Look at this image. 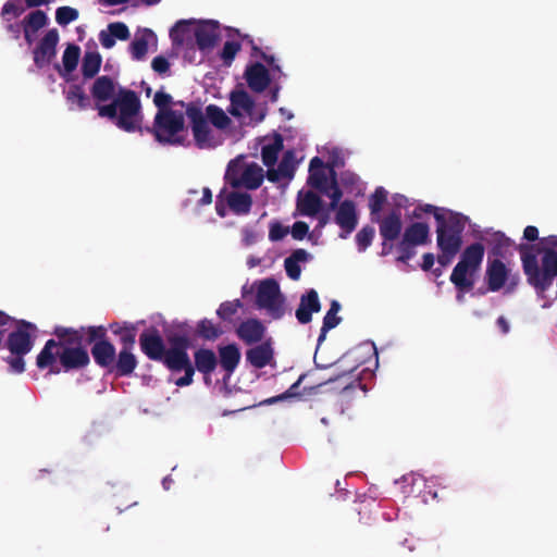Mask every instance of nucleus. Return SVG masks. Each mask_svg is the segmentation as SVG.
<instances>
[{"instance_id": "1", "label": "nucleus", "mask_w": 557, "mask_h": 557, "mask_svg": "<svg viewBox=\"0 0 557 557\" xmlns=\"http://www.w3.org/2000/svg\"><path fill=\"white\" fill-rule=\"evenodd\" d=\"M520 253L528 283L545 299L542 307H549L557 298V294L550 298L545 296L557 276V236L544 237L537 244L523 246Z\"/></svg>"}, {"instance_id": "2", "label": "nucleus", "mask_w": 557, "mask_h": 557, "mask_svg": "<svg viewBox=\"0 0 557 557\" xmlns=\"http://www.w3.org/2000/svg\"><path fill=\"white\" fill-rule=\"evenodd\" d=\"M424 213H432L437 222L436 242L440 249L437 261L442 265H447L461 248V234L468 223V219L460 213L431 205L416 207L412 211V216L421 219Z\"/></svg>"}, {"instance_id": "3", "label": "nucleus", "mask_w": 557, "mask_h": 557, "mask_svg": "<svg viewBox=\"0 0 557 557\" xmlns=\"http://www.w3.org/2000/svg\"><path fill=\"white\" fill-rule=\"evenodd\" d=\"M98 114L107 117L120 129L127 133L141 131L143 113L140 100L132 91H123L115 101L106 106H98Z\"/></svg>"}, {"instance_id": "4", "label": "nucleus", "mask_w": 557, "mask_h": 557, "mask_svg": "<svg viewBox=\"0 0 557 557\" xmlns=\"http://www.w3.org/2000/svg\"><path fill=\"white\" fill-rule=\"evenodd\" d=\"M484 255L485 248L481 243H473L461 252L449 277L458 292L456 297L458 302H462L465 294L474 287Z\"/></svg>"}, {"instance_id": "5", "label": "nucleus", "mask_w": 557, "mask_h": 557, "mask_svg": "<svg viewBox=\"0 0 557 557\" xmlns=\"http://www.w3.org/2000/svg\"><path fill=\"white\" fill-rule=\"evenodd\" d=\"M359 182L358 177L351 173H345L342 176L343 189L338 186L334 178V171L323 165V162L319 158H313L309 166V178L308 183L322 191L329 198H331V207L336 208L337 202L342 198L344 193H354L355 185ZM359 191L360 188L356 187Z\"/></svg>"}, {"instance_id": "6", "label": "nucleus", "mask_w": 557, "mask_h": 557, "mask_svg": "<svg viewBox=\"0 0 557 557\" xmlns=\"http://www.w3.org/2000/svg\"><path fill=\"white\" fill-rule=\"evenodd\" d=\"M190 104H174L170 109H161L156 115L153 133L158 141L169 145H184L188 139V131L184 119Z\"/></svg>"}, {"instance_id": "7", "label": "nucleus", "mask_w": 557, "mask_h": 557, "mask_svg": "<svg viewBox=\"0 0 557 557\" xmlns=\"http://www.w3.org/2000/svg\"><path fill=\"white\" fill-rule=\"evenodd\" d=\"M175 45H189L196 41L200 50L211 49L220 37V26L215 21L182 20L171 29Z\"/></svg>"}, {"instance_id": "8", "label": "nucleus", "mask_w": 557, "mask_h": 557, "mask_svg": "<svg viewBox=\"0 0 557 557\" xmlns=\"http://www.w3.org/2000/svg\"><path fill=\"white\" fill-rule=\"evenodd\" d=\"M227 112L243 129L246 126H253L260 123L265 116L264 108L256 104L250 96L242 89L233 90L230 94Z\"/></svg>"}, {"instance_id": "9", "label": "nucleus", "mask_w": 557, "mask_h": 557, "mask_svg": "<svg viewBox=\"0 0 557 557\" xmlns=\"http://www.w3.org/2000/svg\"><path fill=\"white\" fill-rule=\"evenodd\" d=\"M251 288L256 295V306L273 319H280L286 311L285 298L278 283L273 278L257 281Z\"/></svg>"}, {"instance_id": "10", "label": "nucleus", "mask_w": 557, "mask_h": 557, "mask_svg": "<svg viewBox=\"0 0 557 557\" xmlns=\"http://www.w3.org/2000/svg\"><path fill=\"white\" fill-rule=\"evenodd\" d=\"M263 169L255 163L249 162L245 158L239 157L231 161L225 178L233 187H246L249 189L258 188L263 182Z\"/></svg>"}, {"instance_id": "11", "label": "nucleus", "mask_w": 557, "mask_h": 557, "mask_svg": "<svg viewBox=\"0 0 557 557\" xmlns=\"http://www.w3.org/2000/svg\"><path fill=\"white\" fill-rule=\"evenodd\" d=\"M485 282L490 292L511 293L519 283V274L510 262L490 258L485 270Z\"/></svg>"}, {"instance_id": "12", "label": "nucleus", "mask_w": 557, "mask_h": 557, "mask_svg": "<svg viewBox=\"0 0 557 557\" xmlns=\"http://www.w3.org/2000/svg\"><path fill=\"white\" fill-rule=\"evenodd\" d=\"M187 119L191 124L195 145L200 149H214L224 143L214 129L206 111L191 106L187 111Z\"/></svg>"}, {"instance_id": "13", "label": "nucleus", "mask_w": 557, "mask_h": 557, "mask_svg": "<svg viewBox=\"0 0 557 557\" xmlns=\"http://www.w3.org/2000/svg\"><path fill=\"white\" fill-rule=\"evenodd\" d=\"M280 75L281 69L275 59L265 54H262L260 60L252 61L245 72L248 86L255 91L264 90Z\"/></svg>"}, {"instance_id": "14", "label": "nucleus", "mask_w": 557, "mask_h": 557, "mask_svg": "<svg viewBox=\"0 0 557 557\" xmlns=\"http://www.w3.org/2000/svg\"><path fill=\"white\" fill-rule=\"evenodd\" d=\"M205 111L223 143H237L244 138L245 129L222 108L209 104Z\"/></svg>"}, {"instance_id": "15", "label": "nucleus", "mask_w": 557, "mask_h": 557, "mask_svg": "<svg viewBox=\"0 0 557 557\" xmlns=\"http://www.w3.org/2000/svg\"><path fill=\"white\" fill-rule=\"evenodd\" d=\"M36 334V326L32 323L21 321L16 324V330L9 336L8 347L13 355H26L33 348V342Z\"/></svg>"}, {"instance_id": "16", "label": "nucleus", "mask_w": 557, "mask_h": 557, "mask_svg": "<svg viewBox=\"0 0 557 557\" xmlns=\"http://www.w3.org/2000/svg\"><path fill=\"white\" fill-rule=\"evenodd\" d=\"M128 89L122 88L115 81L107 76H100L94 83L91 94L98 106H106L115 101L120 94Z\"/></svg>"}, {"instance_id": "17", "label": "nucleus", "mask_w": 557, "mask_h": 557, "mask_svg": "<svg viewBox=\"0 0 557 557\" xmlns=\"http://www.w3.org/2000/svg\"><path fill=\"white\" fill-rule=\"evenodd\" d=\"M58 42V30L55 28L49 29L34 50V62L38 67H45L51 63L55 57Z\"/></svg>"}, {"instance_id": "18", "label": "nucleus", "mask_w": 557, "mask_h": 557, "mask_svg": "<svg viewBox=\"0 0 557 557\" xmlns=\"http://www.w3.org/2000/svg\"><path fill=\"white\" fill-rule=\"evenodd\" d=\"M394 202L396 207L400 208L405 206L407 199L404 196H395ZM401 231V213L399 209L393 210L380 222V233L386 240L396 239Z\"/></svg>"}, {"instance_id": "19", "label": "nucleus", "mask_w": 557, "mask_h": 557, "mask_svg": "<svg viewBox=\"0 0 557 557\" xmlns=\"http://www.w3.org/2000/svg\"><path fill=\"white\" fill-rule=\"evenodd\" d=\"M222 202H225L236 214H246L251 208L250 195L238 190L224 191L221 195V200L216 203V211L219 215L224 216L225 210Z\"/></svg>"}, {"instance_id": "20", "label": "nucleus", "mask_w": 557, "mask_h": 557, "mask_svg": "<svg viewBox=\"0 0 557 557\" xmlns=\"http://www.w3.org/2000/svg\"><path fill=\"white\" fill-rule=\"evenodd\" d=\"M62 345L53 339L46 343L44 349L37 357V366L40 369L49 368L50 372L59 373L58 359L61 361Z\"/></svg>"}, {"instance_id": "21", "label": "nucleus", "mask_w": 557, "mask_h": 557, "mask_svg": "<svg viewBox=\"0 0 557 557\" xmlns=\"http://www.w3.org/2000/svg\"><path fill=\"white\" fill-rule=\"evenodd\" d=\"M163 359L168 368L173 371H181L193 366L187 354L186 342L175 344L166 350L163 355Z\"/></svg>"}, {"instance_id": "22", "label": "nucleus", "mask_w": 557, "mask_h": 557, "mask_svg": "<svg viewBox=\"0 0 557 557\" xmlns=\"http://www.w3.org/2000/svg\"><path fill=\"white\" fill-rule=\"evenodd\" d=\"M48 21L47 14L40 10L32 11L24 17L22 27L28 45L35 41L38 32L47 25Z\"/></svg>"}, {"instance_id": "23", "label": "nucleus", "mask_w": 557, "mask_h": 557, "mask_svg": "<svg viewBox=\"0 0 557 557\" xmlns=\"http://www.w3.org/2000/svg\"><path fill=\"white\" fill-rule=\"evenodd\" d=\"M336 210L337 211H336L335 220H336V223L344 231V233L341 234V237L345 238L356 227V224H357L356 208L351 201L346 200V201L342 202L337 207Z\"/></svg>"}, {"instance_id": "24", "label": "nucleus", "mask_w": 557, "mask_h": 557, "mask_svg": "<svg viewBox=\"0 0 557 557\" xmlns=\"http://www.w3.org/2000/svg\"><path fill=\"white\" fill-rule=\"evenodd\" d=\"M298 161L293 151H287L278 166H270L268 170V178L272 182H278L281 180H290L294 176Z\"/></svg>"}, {"instance_id": "25", "label": "nucleus", "mask_w": 557, "mask_h": 557, "mask_svg": "<svg viewBox=\"0 0 557 557\" xmlns=\"http://www.w3.org/2000/svg\"><path fill=\"white\" fill-rule=\"evenodd\" d=\"M320 308L318 293L310 289L301 296L299 307L296 310V318L300 323H308L311 321L312 313L318 312Z\"/></svg>"}, {"instance_id": "26", "label": "nucleus", "mask_w": 557, "mask_h": 557, "mask_svg": "<svg viewBox=\"0 0 557 557\" xmlns=\"http://www.w3.org/2000/svg\"><path fill=\"white\" fill-rule=\"evenodd\" d=\"M88 362L89 356L84 348L62 345L61 364L65 369L85 367Z\"/></svg>"}, {"instance_id": "27", "label": "nucleus", "mask_w": 557, "mask_h": 557, "mask_svg": "<svg viewBox=\"0 0 557 557\" xmlns=\"http://www.w3.org/2000/svg\"><path fill=\"white\" fill-rule=\"evenodd\" d=\"M157 37L150 29L139 30L131 46L132 55L136 60L145 58L150 48H156Z\"/></svg>"}, {"instance_id": "28", "label": "nucleus", "mask_w": 557, "mask_h": 557, "mask_svg": "<svg viewBox=\"0 0 557 557\" xmlns=\"http://www.w3.org/2000/svg\"><path fill=\"white\" fill-rule=\"evenodd\" d=\"M219 358L220 367L225 372V377H230L239 363L240 351L235 344L220 346Z\"/></svg>"}, {"instance_id": "29", "label": "nucleus", "mask_w": 557, "mask_h": 557, "mask_svg": "<svg viewBox=\"0 0 557 557\" xmlns=\"http://www.w3.org/2000/svg\"><path fill=\"white\" fill-rule=\"evenodd\" d=\"M283 148L282 137L277 134L267 136L261 139V154L263 163L270 168L273 166L277 159V153Z\"/></svg>"}, {"instance_id": "30", "label": "nucleus", "mask_w": 557, "mask_h": 557, "mask_svg": "<svg viewBox=\"0 0 557 557\" xmlns=\"http://www.w3.org/2000/svg\"><path fill=\"white\" fill-rule=\"evenodd\" d=\"M430 227L424 222H416L409 225L403 238V244L408 246H419L428 242Z\"/></svg>"}, {"instance_id": "31", "label": "nucleus", "mask_w": 557, "mask_h": 557, "mask_svg": "<svg viewBox=\"0 0 557 557\" xmlns=\"http://www.w3.org/2000/svg\"><path fill=\"white\" fill-rule=\"evenodd\" d=\"M264 331L265 329L260 321L249 319L239 324L237 335L247 344H251L259 342L263 337Z\"/></svg>"}, {"instance_id": "32", "label": "nucleus", "mask_w": 557, "mask_h": 557, "mask_svg": "<svg viewBox=\"0 0 557 557\" xmlns=\"http://www.w3.org/2000/svg\"><path fill=\"white\" fill-rule=\"evenodd\" d=\"M195 364L199 372L205 375L207 383L210 381V375L218 366L215 354L206 348H201L195 352Z\"/></svg>"}, {"instance_id": "33", "label": "nucleus", "mask_w": 557, "mask_h": 557, "mask_svg": "<svg viewBox=\"0 0 557 557\" xmlns=\"http://www.w3.org/2000/svg\"><path fill=\"white\" fill-rule=\"evenodd\" d=\"M297 208L301 214L313 215L321 208V199L311 190H300L298 194Z\"/></svg>"}, {"instance_id": "34", "label": "nucleus", "mask_w": 557, "mask_h": 557, "mask_svg": "<svg viewBox=\"0 0 557 557\" xmlns=\"http://www.w3.org/2000/svg\"><path fill=\"white\" fill-rule=\"evenodd\" d=\"M311 260V255L304 249L295 250L288 258L285 260V270L287 275L292 280H298L301 273V263H306Z\"/></svg>"}, {"instance_id": "35", "label": "nucleus", "mask_w": 557, "mask_h": 557, "mask_svg": "<svg viewBox=\"0 0 557 557\" xmlns=\"http://www.w3.org/2000/svg\"><path fill=\"white\" fill-rule=\"evenodd\" d=\"M46 0H13L8 2L2 9L3 18L7 22L18 17L25 10L26 7H39L45 3Z\"/></svg>"}, {"instance_id": "36", "label": "nucleus", "mask_w": 557, "mask_h": 557, "mask_svg": "<svg viewBox=\"0 0 557 557\" xmlns=\"http://www.w3.org/2000/svg\"><path fill=\"white\" fill-rule=\"evenodd\" d=\"M273 349L269 342L253 347L247 351V360L256 368H263L270 363Z\"/></svg>"}, {"instance_id": "37", "label": "nucleus", "mask_w": 557, "mask_h": 557, "mask_svg": "<svg viewBox=\"0 0 557 557\" xmlns=\"http://www.w3.org/2000/svg\"><path fill=\"white\" fill-rule=\"evenodd\" d=\"M91 352L96 362L102 367L112 364L115 357L114 346L107 341L97 342L94 345Z\"/></svg>"}, {"instance_id": "38", "label": "nucleus", "mask_w": 557, "mask_h": 557, "mask_svg": "<svg viewBox=\"0 0 557 557\" xmlns=\"http://www.w3.org/2000/svg\"><path fill=\"white\" fill-rule=\"evenodd\" d=\"M141 348L151 359H161L164 355L162 339L158 335L144 334L140 336Z\"/></svg>"}, {"instance_id": "39", "label": "nucleus", "mask_w": 557, "mask_h": 557, "mask_svg": "<svg viewBox=\"0 0 557 557\" xmlns=\"http://www.w3.org/2000/svg\"><path fill=\"white\" fill-rule=\"evenodd\" d=\"M133 344H134V337L131 336L129 337V346L124 347V349H122L120 351L117 363H116V369H117L119 373L122 375L132 373L134 371V369L136 368L137 361H136L135 356L131 351V347L133 346Z\"/></svg>"}, {"instance_id": "40", "label": "nucleus", "mask_w": 557, "mask_h": 557, "mask_svg": "<svg viewBox=\"0 0 557 557\" xmlns=\"http://www.w3.org/2000/svg\"><path fill=\"white\" fill-rule=\"evenodd\" d=\"M81 55V50L75 45H69L62 55V69L57 65V69L62 75L71 74L77 66Z\"/></svg>"}, {"instance_id": "41", "label": "nucleus", "mask_w": 557, "mask_h": 557, "mask_svg": "<svg viewBox=\"0 0 557 557\" xmlns=\"http://www.w3.org/2000/svg\"><path fill=\"white\" fill-rule=\"evenodd\" d=\"M101 55L97 51H87L83 59L82 70L86 77H92L100 69Z\"/></svg>"}, {"instance_id": "42", "label": "nucleus", "mask_w": 557, "mask_h": 557, "mask_svg": "<svg viewBox=\"0 0 557 557\" xmlns=\"http://www.w3.org/2000/svg\"><path fill=\"white\" fill-rule=\"evenodd\" d=\"M66 98L72 108L85 109L89 106V98L79 86H71L66 91Z\"/></svg>"}, {"instance_id": "43", "label": "nucleus", "mask_w": 557, "mask_h": 557, "mask_svg": "<svg viewBox=\"0 0 557 557\" xmlns=\"http://www.w3.org/2000/svg\"><path fill=\"white\" fill-rule=\"evenodd\" d=\"M222 331L210 320H201L197 325V334L206 339H215L221 335Z\"/></svg>"}, {"instance_id": "44", "label": "nucleus", "mask_w": 557, "mask_h": 557, "mask_svg": "<svg viewBox=\"0 0 557 557\" xmlns=\"http://www.w3.org/2000/svg\"><path fill=\"white\" fill-rule=\"evenodd\" d=\"M339 311V305L336 301H333L331 305L330 310L326 312L324 320H323V326H322V335L320 336V339L324 336V334L335 327L339 323V318L337 317V313Z\"/></svg>"}, {"instance_id": "45", "label": "nucleus", "mask_w": 557, "mask_h": 557, "mask_svg": "<svg viewBox=\"0 0 557 557\" xmlns=\"http://www.w3.org/2000/svg\"><path fill=\"white\" fill-rule=\"evenodd\" d=\"M78 17V11L71 7H61L55 11V21L60 25H67Z\"/></svg>"}, {"instance_id": "46", "label": "nucleus", "mask_w": 557, "mask_h": 557, "mask_svg": "<svg viewBox=\"0 0 557 557\" xmlns=\"http://www.w3.org/2000/svg\"><path fill=\"white\" fill-rule=\"evenodd\" d=\"M387 199V191L384 188H377L370 199V208L372 215H376Z\"/></svg>"}, {"instance_id": "47", "label": "nucleus", "mask_w": 557, "mask_h": 557, "mask_svg": "<svg viewBox=\"0 0 557 557\" xmlns=\"http://www.w3.org/2000/svg\"><path fill=\"white\" fill-rule=\"evenodd\" d=\"M374 236V230L371 227H363L356 235V243L359 251H364L371 244Z\"/></svg>"}, {"instance_id": "48", "label": "nucleus", "mask_w": 557, "mask_h": 557, "mask_svg": "<svg viewBox=\"0 0 557 557\" xmlns=\"http://www.w3.org/2000/svg\"><path fill=\"white\" fill-rule=\"evenodd\" d=\"M242 304L239 300L226 301L220 305L216 310V314L224 320L230 319L233 314L237 312L240 308Z\"/></svg>"}, {"instance_id": "49", "label": "nucleus", "mask_w": 557, "mask_h": 557, "mask_svg": "<svg viewBox=\"0 0 557 557\" xmlns=\"http://www.w3.org/2000/svg\"><path fill=\"white\" fill-rule=\"evenodd\" d=\"M289 232L288 226H284L277 221H272L269 225V238L272 242H277L284 238Z\"/></svg>"}, {"instance_id": "50", "label": "nucleus", "mask_w": 557, "mask_h": 557, "mask_svg": "<svg viewBox=\"0 0 557 557\" xmlns=\"http://www.w3.org/2000/svg\"><path fill=\"white\" fill-rule=\"evenodd\" d=\"M239 51V45L235 41L225 42L222 50V58L226 64H230Z\"/></svg>"}, {"instance_id": "51", "label": "nucleus", "mask_w": 557, "mask_h": 557, "mask_svg": "<svg viewBox=\"0 0 557 557\" xmlns=\"http://www.w3.org/2000/svg\"><path fill=\"white\" fill-rule=\"evenodd\" d=\"M108 28L115 39L125 40L129 35L128 28L123 23H112Z\"/></svg>"}, {"instance_id": "52", "label": "nucleus", "mask_w": 557, "mask_h": 557, "mask_svg": "<svg viewBox=\"0 0 557 557\" xmlns=\"http://www.w3.org/2000/svg\"><path fill=\"white\" fill-rule=\"evenodd\" d=\"M24 355H13L8 358V362L11 370L15 373H22L25 369V362L23 360Z\"/></svg>"}, {"instance_id": "53", "label": "nucleus", "mask_w": 557, "mask_h": 557, "mask_svg": "<svg viewBox=\"0 0 557 557\" xmlns=\"http://www.w3.org/2000/svg\"><path fill=\"white\" fill-rule=\"evenodd\" d=\"M151 65H152L153 71H156L159 74L166 73L169 71V67H170L169 61L165 58H163V57H156L152 60Z\"/></svg>"}, {"instance_id": "54", "label": "nucleus", "mask_w": 557, "mask_h": 557, "mask_svg": "<svg viewBox=\"0 0 557 557\" xmlns=\"http://www.w3.org/2000/svg\"><path fill=\"white\" fill-rule=\"evenodd\" d=\"M309 231L305 222H296L292 227V235L295 239H302Z\"/></svg>"}, {"instance_id": "55", "label": "nucleus", "mask_w": 557, "mask_h": 557, "mask_svg": "<svg viewBox=\"0 0 557 557\" xmlns=\"http://www.w3.org/2000/svg\"><path fill=\"white\" fill-rule=\"evenodd\" d=\"M182 371H184V376L177 379L175 381V385L177 386H188L191 384L193 382V376H194V373H195V370H194V367H188L186 369H183Z\"/></svg>"}, {"instance_id": "56", "label": "nucleus", "mask_w": 557, "mask_h": 557, "mask_svg": "<svg viewBox=\"0 0 557 557\" xmlns=\"http://www.w3.org/2000/svg\"><path fill=\"white\" fill-rule=\"evenodd\" d=\"M99 40L101 42V45L107 48V49H110L112 48L114 45H115V38L114 36L110 33V29L107 28V29H103L100 32L99 34Z\"/></svg>"}, {"instance_id": "57", "label": "nucleus", "mask_w": 557, "mask_h": 557, "mask_svg": "<svg viewBox=\"0 0 557 557\" xmlns=\"http://www.w3.org/2000/svg\"><path fill=\"white\" fill-rule=\"evenodd\" d=\"M259 238L260 235L252 228H245L243 231V243L246 246L253 245L255 243L258 242Z\"/></svg>"}, {"instance_id": "58", "label": "nucleus", "mask_w": 557, "mask_h": 557, "mask_svg": "<svg viewBox=\"0 0 557 557\" xmlns=\"http://www.w3.org/2000/svg\"><path fill=\"white\" fill-rule=\"evenodd\" d=\"M200 194H201V197L199 199H193V200L196 201L199 205H209V203H211V201H212V194H211V190L209 188L203 187L200 190Z\"/></svg>"}, {"instance_id": "59", "label": "nucleus", "mask_w": 557, "mask_h": 557, "mask_svg": "<svg viewBox=\"0 0 557 557\" xmlns=\"http://www.w3.org/2000/svg\"><path fill=\"white\" fill-rule=\"evenodd\" d=\"M153 101L157 104V107L159 108V111H161V109H170L171 108V107H166V104L169 102V96H166L164 94H159V92L156 94Z\"/></svg>"}, {"instance_id": "60", "label": "nucleus", "mask_w": 557, "mask_h": 557, "mask_svg": "<svg viewBox=\"0 0 557 557\" xmlns=\"http://www.w3.org/2000/svg\"><path fill=\"white\" fill-rule=\"evenodd\" d=\"M539 236V231L535 226H527L523 232V237L528 240H535Z\"/></svg>"}, {"instance_id": "61", "label": "nucleus", "mask_w": 557, "mask_h": 557, "mask_svg": "<svg viewBox=\"0 0 557 557\" xmlns=\"http://www.w3.org/2000/svg\"><path fill=\"white\" fill-rule=\"evenodd\" d=\"M434 264V256L432 253H425L423 256V270H430Z\"/></svg>"}, {"instance_id": "62", "label": "nucleus", "mask_w": 557, "mask_h": 557, "mask_svg": "<svg viewBox=\"0 0 557 557\" xmlns=\"http://www.w3.org/2000/svg\"><path fill=\"white\" fill-rule=\"evenodd\" d=\"M497 325L499 326V329L502 330V332L504 334L508 333V331H509V323H508V321L505 318H503V317L498 318Z\"/></svg>"}, {"instance_id": "63", "label": "nucleus", "mask_w": 557, "mask_h": 557, "mask_svg": "<svg viewBox=\"0 0 557 557\" xmlns=\"http://www.w3.org/2000/svg\"><path fill=\"white\" fill-rule=\"evenodd\" d=\"M289 395H287V394H283L281 396L272 397V398H269V399L264 400V404L271 405V404H274V403H276L278 400L285 399Z\"/></svg>"}, {"instance_id": "64", "label": "nucleus", "mask_w": 557, "mask_h": 557, "mask_svg": "<svg viewBox=\"0 0 557 557\" xmlns=\"http://www.w3.org/2000/svg\"><path fill=\"white\" fill-rule=\"evenodd\" d=\"M258 263H259V260H258L257 258H255V257H250V258H248V260H247V264H248V267H249V268H253V267H256Z\"/></svg>"}]
</instances>
